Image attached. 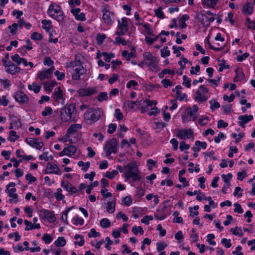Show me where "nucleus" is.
<instances>
[{
  "label": "nucleus",
  "mask_w": 255,
  "mask_h": 255,
  "mask_svg": "<svg viewBox=\"0 0 255 255\" xmlns=\"http://www.w3.org/2000/svg\"><path fill=\"white\" fill-rule=\"evenodd\" d=\"M182 89V88L181 86L177 85L175 88L172 89V91L176 93L175 97L180 101L186 100L187 98V96L186 94L181 93V90Z\"/></svg>",
  "instance_id": "20"
},
{
  "label": "nucleus",
  "mask_w": 255,
  "mask_h": 255,
  "mask_svg": "<svg viewBox=\"0 0 255 255\" xmlns=\"http://www.w3.org/2000/svg\"><path fill=\"white\" fill-rule=\"evenodd\" d=\"M161 56L162 57H165L168 56L170 55V51L168 50L167 46H164L163 48L160 50Z\"/></svg>",
  "instance_id": "52"
},
{
  "label": "nucleus",
  "mask_w": 255,
  "mask_h": 255,
  "mask_svg": "<svg viewBox=\"0 0 255 255\" xmlns=\"http://www.w3.org/2000/svg\"><path fill=\"white\" fill-rule=\"evenodd\" d=\"M238 119L240 120L238 122L239 126L244 128V125L252 121L253 119V117L252 115L248 116L245 115L243 116H240Z\"/></svg>",
  "instance_id": "23"
},
{
  "label": "nucleus",
  "mask_w": 255,
  "mask_h": 255,
  "mask_svg": "<svg viewBox=\"0 0 255 255\" xmlns=\"http://www.w3.org/2000/svg\"><path fill=\"white\" fill-rule=\"evenodd\" d=\"M55 196L58 201H60L64 198V196L62 194V189L61 188L57 189L56 192L55 193Z\"/></svg>",
  "instance_id": "47"
},
{
  "label": "nucleus",
  "mask_w": 255,
  "mask_h": 255,
  "mask_svg": "<svg viewBox=\"0 0 255 255\" xmlns=\"http://www.w3.org/2000/svg\"><path fill=\"white\" fill-rule=\"evenodd\" d=\"M95 89L94 88H88L81 91V94L83 96H90L95 92Z\"/></svg>",
  "instance_id": "28"
},
{
  "label": "nucleus",
  "mask_w": 255,
  "mask_h": 255,
  "mask_svg": "<svg viewBox=\"0 0 255 255\" xmlns=\"http://www.w3.org/2000/svg\"><path fill=\"white\" fill-rule=\"evenodd\" d=\"M115 203L113 202H109L107 204L106 210L109 213H113L115 211Z\"/></svg>",
  "instance_id": "33"
},
{
  "label": "nucleus",
  "mask_w": 255,
  "mask_h": 255,
  "mask_svg": "<svg viewBox=\"0 0 255 255\" xmlns=\"http://www.w3.org/2000/svg\"><path fill=\"white\" fill-rule=\"evenodd\" d=\"M73 220L74 221V224L75 225L82 226L84 224V220L81 218L75 217L73 218Z\"/></svg>",
  "instance_id": "61"
},
{
  "label": "nucleus",
  "mask_w": 255,
  "mask_h": 255,
  "mask_svg": "<svg viewBox=\"0 0 255 255\" xmlns=\"http://www.w3.org/2000/svg\"><path fill=\"white\" fill-rule=\"evenodd\" d=\"M183 85H185L188 88L191 87V80L189 79L186 75L183 76Z\"/></svg>",
  "instance_id": "56"
},
{
  "label": "nucleus",
  "mask_w": 255,
  "mask_h": 255,
  "mask_svg": "<svg viewBox=\"0 0 255 255\" xmlns=\"http://www.w3.org/2000/svg\"><path fill=\"white\" fill-rule=\"evenodd\" d=\"M118 174V172L117 170H113L112 172L108 171L106 172L105 176L110 179H113L116 175Z\"/></svg>",
  "instance_id": "48"
},
{
  "label": "nucleus",
  "mask_w": 255,
  "mask_h": 255,
  "mask_svg": "<svg viewBox=\"0 0 255 255\" xmlns=\"http://www.w3.org/2000/svg\"><path fill=\"white\" fill-rule=\"evenodd\" d=\"M66 243V240L63 237H58L55 242V245L57 247H63Z\"/></svg>",
  "instance_id": "32"
},
{
  "label": "nucleus",
  "mask_w": 255,
  "mask_h": 255,
  "mask_svg": "<svg viewBox=\"0 0 255 255\" xmlns=\"http://www.w3.org/2000/svg\"><path fill=\"white\" fill-rule=\"evenodd\" d=\"M115 117L118 121L122 120L123 119L124 116L120 109H116L115 110Z\"/></svg>",
  "instance_id": "51"
},
{
  "label": "nucleus",
  "mask_w": 255,
  "mask_h": 255,
  "mask_svg": "<svg viewBox=\"0 0 255 255\" xmlns=\"http://www.w3.org/2000/svg\"><path fill=\"white\" fill-rule=\"evenodd\" d=\"M55 70L54 66H51L47 69L41 71L37 74V78L41 81L51 78L52 76V73Z\"/></svg>",
  "instance_id": "13"
},
{
  "label": "nucleus",
  "mask_w": 255,
  "mask_h": 255,
  "mask_svg": "<svg viewBox=\"0 0 255 255\" xmlns=\"http://www.w3.org/2000/svg\"><path fill=\"white\" fill-rule=\"evenodd\" d=\"M125 105L128 108L134 109L135 106L138 105V103L137 102L127 101L125 102Z\"/></svg>",
  "instance_id": "44"
},
{
  "label": "nucleus",
  "mask_w": 255,
  "mask_h": 255,
  "mask_svg": "<svg viewBox=\"0 0 255 255\" xmlns=\"http://www.w3.org/2000/svg\"><path fill=\"white\" fill-rule=\"evenodd\" d=\"M143 56L145 63L150 70L152 71H157L159 70L156 57L150 52H144Z\"/></svg>",
  "instance_id": "5"
},
{
  "label": "nucleus",
  "mask_w": 255,
  "mask_h": 255,
  "mask_svg": "<svg viewBox=\"0 0 255 255\" xmlns=\"http://www.w3.org/2000/svg\"><path fill=\"white\" fill-rule=\"evenodd\" d=\"M124 205L126 206H129L131 204L132 199L130 196H127L123 199Z\"/></svg>",
  "instance_id": "60"
},
{
  "label": "nucleus",
  "mask_w": 255,
  "mask_h": 255,
  "mask_svg": "<svg viewBox=\"0 0 255 255\" xmlns=\"http://www.w3.org/2000/svg\"><path fill=\"white\" fill-rule=\"evenodd\" d=\"M124 177L126 179H131L132 181L141 179V172L139 171L135 163H129L123 168Z\"/></svg>",
  "instance_id": "1"
},
{
  "label": "nucleus",
  "mask_w": 255,
  "mask_h": 255,
  "mask_svg": "<svg viewBox=\"0 0 255 255\" xmlns=\"http://www.w3.org/2000/svg\"><path fill=\"white\" fill-rule=\"evenodd\" d=\"M176 136L181 139H189L193 136V130L189 128L188 129H176Z\"/></svg>",
  "instance_id": "11"
},
{
  "label": "nucleus",
  "mask_w": 255,
  "mask_h": 255,
  "mask_svg": "<svg viewBox=\"0 0 255 255\" xmlns=\"http://www.w3.org/2000/svg\"><path fill=\"white\" fill-rule=\"evenodd\" d=\"M102 11L103 13V19L105 22L108 24H112V20L111 18V15H113V13L110 11L109 6L107 4H105L102 6Z\"/></svg>",
  "instance_id": "12"
},
{
  "label": "nucleus",
  "mask_w": 255,
  "mask_h": 255,
  "mask_svg": "<svg viewBox=\"0 0 255 255\" xmlns=\"http://www.w3.org/2000/svg\"><path fill=\"white\" fill-rule=\"evenodd\" d=\"M246 21V25L249 28L255 29V22L254 21H252L250 18L247 17Z\"/></svg>",
  "instance_id": "50"
},
{
  "label": "nucleus",
  "mask_w": 255,
  "mask_h": 255,
  "mask_svg": "<svg viewBox=\"0 0 255 255\" xmlns=\"http://www.w3.org/2000/svg\"><path fill=\"white\" fill-rule=\"evenodd\" d=\"M86 72V70L83 66L80 64L75 69H73L72 78L73 80H79L80 79L81 75L84 74Z\"/></svg>",
  "instance_id": "18"
},
{
  "label": "nucleus",
  "mask_w": 255,
  "mask_h": 255,
  "mask_svg": "<svg viewBox=\"0 0 255 255\" xmlns=\"http://www.w3.org/2000/svg\"><path fill=\"white\" fill-rule=\"evenodd\" d=\"M235 72L236 76L234 78V81H242L245 79V75L241 69H236Z\"/></svg>",
  "instance_id": "26"
},
{
  "label": "nucleus",
  "mask_w": 255,
  "mask_h": 255,
  "mask_svg": "<svg viewBox=\"0 0 255 255\" xmlns=\"http://www.w3.org/2000/svg\"><path fill=\"white\" fill-rule=\"evenodd\" d=\"M77 150L75 146L70 145L65 148L61 152V155H66L69 156H72L74 155Z\"/></svg>",
  "instance_id": "22"
},
{
  "label": "nucleus",
  "mask_w": 255,
  "mask_h": 255,
  "mask_svg": "<svg viewBox=\"0 0 255 255\" xmlns=\"http://www.w3.org/2000/svg\"><path fill=\"white\" fill-rule=\"evenodd\" d=\"M10 120L12 123H13V125L17 127L21 126L20 120L15 116H11Z\"/></svg>",
  "instance_id": "49"
},
{
  "label": "nucleus",
  "mask_w": 255,
  "mask_h": 255,
  "mask_svg": "<svg viewBox=\"0 0 255 255\" xmlns=\"http://www.w3.org/2000/svg\"><path fill=\"white\" fill-rule=\"evenodd\" d=\"M15 183L14 182H10L6 186L5 192L9 195L14 193L16 191V189L14 188Z\"/></svg>",
  "instance_id": "27"
},
{
  "label": "nucleus",
  "mask_w": 255,
  "mask_h": 255,
  "mask_svg": "<svg viewBox=\"0 0 255 255\" xmlns=\"http://www.w3.org/2000/svg\"><path fill=\"white\" fill-rule=\"evenodd\" d=\"M74 238L75 240H78V239H80V240L79 241L75 242V245H78L79 246H82L84 244V240L83 239V237L78 234L75 235Z\"/></svg>",
  "instance_id": "39"
},
{
  "label": "nucleus",
  "mask_w": 255,
  "mask_h": 255,
  "mask_svg": "<svg viewBox=\"0 0 255 255\" xmlns=\"http://www.w3.org/2000/svg\"><path fill=\"white\" fill-rule=\"evenodd\" d=\"M42 240L46 244H48L52 241V238L49 234H44L42 237Z\"/></svg>",
  "instance_id": "57"
},
{
  "label": "nucleus",
  "mask_w": 255,
  "mask_h": 255,
  "mask_svg": "<svg viewBox=\"0 0 255 255\" xmlns=\"http://www.w3.org/2000/svg\"><path fill=\"white\" fill-rule=\"evenodd\" d=\"M154 216L157 220H162L166 218V214L160 210H157L155 213Z\"/></svg>",
  "instance_id": "31"
},
{
  "label": "nucleus",
  "mask_w": 255,
  "mask_h": 255,
  "mask_svg": "<svg viewBox=\"0 0 255 255\" xmlns=\"http://www.w3.org/2000/svg\"><path fill=\"white\" fill-rule=\"evenodd\" d=\"M25 142L31 147L38 150L40 149L44 145L43 143L38 139L31 137L26 138Z\"/></svg>",
  "instance_id": "19"
},
{
  "label": "nucleus",
  "mask_w": 255,
  "mask_h": 255,
  "mask_svg": "<svg viewBox=\"0 0 255 255\" xmlns=\"http://www.w3.org/2000/svg\"><path fill=\"white\" fill-rule=\"evenodd\" d=\"M3 65L5 67L6 71L7 73H10L12 75L17 73L20 71V68H18V67L16 66L11 61H5L4 62Z\"/></svg>",
  "instance_id": "15"
},
{
  "label": "nucleus",
  "mask_w": 255,
  "mask_h": 255,
  "mask_svg": "<svg viewBox=\"0 0 255 255\" xmlns=\"http://www.w3.org/2000/svg\"><path fill=\"white\" fill-rule=\"evenodd\" d=\"M61 186L71 195L75 193L77 191L76 188L74 187L71 183L67 181H62Z\"/></svg>",
  "instance_id": "21"
},
{
  "label": "nucleus",
  "mask_w": 255,
  "mask_h": 255,
  "mask_svg": "<svg viewBox=\"0 0 255 255\" xmlns=\"http://www.w3.org/2000/svg\"><path fill=\"white\" fill-rule=\"evenodd\" d=\"M108 99L107 93L106 92H101L100 93L98 100L100 102H102L104 100H107Z\"/></svg>",
  "instance_id": "62"
},
{
  "label": "nucleus",
  "mask_w": 255,
  "mask_h": 255,
  "mask_svg": "<svg viewBox=\"0 0 255 255\" xmlns=\"http://www.w3.org/2000/svg\"><path fill=\"white\" fill-rule=\"evenodd\" d=\"M103 114V111L100 108L88 109L84 114V120L87 124L91 125L98 121Z\"/></svg>",
  "instance_id": "3"
},
{
  "label": "nucleus",
  "mask_w": 255,
  "mask_h": 255,
  "mask_svg": "<svg viewBox=\"0 0 255 255\" xmlns=\"http://www.w3.org/2000/svg\"><path fill=\"white\" fill-rule=\"evenodd\" d=\"M100 235V233L96 232V230L94 228L91 229L90 232L88 233V236L89 238H92V237L96 238L97 237H99Z\"/></svg>",
  "instance_id": "53"
},
{
  "label": "nucleus",
  "mask_w": 255,
  "mask_h": 255,
  "mask_svg": "<svg viewBox=\"0 0 255 255\" xmlns=\"http://www.w3.org/2000/svg\"><path fill=\"white\" fill-rule=\"evenodd\" d=\"M53 110L50 107H46L45 108L44 110L42 112L41 115L43 117H46L52 114Z\"/></svg>",
  "instance_id": "42"
},
{
  "label": "nucleus",
  "mask_w": 255,
  "mask_h": 255,
  "mask_svg": "<svg viewBox=\"0 0 255 255\" xmlns=\"http://www.w3.org/2000/svg\"><path fill=\"white\" fill-rule=\"evenodd\" d=\"M218 0H203V4L209 7H213L216 4Z\"/></svg>",
  "instance_id": "30"
},
{
  "label": "nucleus",
  "mask_w": 255,
  "mask_h": 255,
  "mask_svg": "<svg viewBox=\"0 0 255 255\" xmlns=\"http://www.w3.org/2000/svg\"><path fill=\"white\" fill-rule=\"evenodd\" d=\"M132 231L134 235H137L139 233L140 235L143 234L144 231L141 227L134 226L132 229Z\"/></svg>",
  "instance_id": "46"
},
{
  "label": "nucleus",
  "mask_w": 255,
  "mask_h": 255,
  "mask_svg": "<svg viewBox=\"0 0 255 255\" xmlns=\"http://www.w3.org/2000/svg\"><path fill=\"white\" fill-rule=\"evenodd\" d=\"M156 246L157 251L158 252H161L167 247V244L163 242H159L156 244Z\"/></svg>",
  "instance_id": "59"
},
{
  "label": "nucleus",
  "mask_w": 255,
  "mask_h": 255,
  "mask_svg": "<svg viewBox=\"0 0 255 255\" xmlns=\"http://www.w3.org/2000/svg\"><path fill=\"white\" fill-rule=\"evenodd\" d=\"M22 58L19 57L17 54H15L11 56V59L14 62H16L18 65L21 64V61Z\"/></svg>",
  "instance_id": "58"
},
{
  "label": "nucleus",
  "mask_w": 255,
  "mask_h": 255,
  "mask_svg": "<svg viewBox=\"0 0 255 255\" xmlns=\"http://www.w3.org/2000/svg\"><path fill=\"white\" fill-rule=\"evenodd\" d=\"M122 55L126 58V59L129 61L130 58L134 56V54L132 52L128 53V51L124 50L122 51Z\"/></svg>",
  "instance_id": "45"
},
{
  "label": "nucleus",
  "mask_w": 255,
  "mask_h": 255,
  "mask_svg": "<svg viewBox=\"0 0 255 255\" xmlns=\"http://www.w3.org/2000/svg\"><path fill=\"white\" fill-rule=\"evenodd\" d=\"M118 142L115 138L108 140L104 147V150L107 156H109L112 153H116L118 150Z\"/></svg>",
  "instance_id": "6"
},
{
  "label": "nucleus",
  "mask_w": 255,
  "mask_h": 255,
  "mask_svg": "<svg viewBox=\"0 0 255 255\" xmlns=\"http://www.w3.org/2000/svg\"><path fill=\"white\" fill-rule=\"evenodd\" d=\"M19 137V136L16 134V132L14 130H10L9 131V136L8 138V140L10 141L14 142L17 140Z\"/></svg>",
  "instance_id": "35"
},
{
  "label": "nucleus",
  "mask_w": 255,
  "mask_h": 255,
  "mask_svg": "<svg viewBox=\"0 0 255 255\" xmlns=\"http://www.w3.org/2000/svg\"><path fill=\"white\" fill-rule=\"evenodd\" d=\"M31 38L33 40H40L42 38V35L37 33V32H34L30 36Z\"/></svg>",
  "instance_id": "63"
},
{
  "label": "nucleus",
  "mask_w": 255,
  "mask_h": 255,
  "mask_svg": "<svg viewBox=\"0 0 255 255\" xmlns=\"http://www.w3.org/2000/svg\"><path fill=\"white\" fill-rule=\"evenodd\" d=\"M45 172L46 173L56 174L57 175H61L62 174V172L60 170L58 166L53 162L47 163L46 169Z\"/></svg>",
  "instance_id": "17"
},
{
  "label": "nucleus",
  "mask_w": 255,
  "mask_h": 255,
  "mask_svg": "<svg viewBox=\"0 0 255 255\" xmlns=\"http://www.w3.org/2000/svg\"><path fill=\"white\" fill-rule=\"evenodd\" d=\"M153 219V218L152 216L146 215L142 218V219L141 220V222L142 223H144L145 225H147L149 224V221L152 220Z\"/></svg>",
  "instance_id": "54"
},
{
  "label": "nucleus",
  "mask_w": 255,
  "mask_h": 255,
  "mask_svg": "<svg viewBox=\"0 0 255 255\" xmlns=\"http://www.w3.org/2000/svg\"><path fill=\"white\" fill-rule=\"evenodd\" d=\"M187 115L192 118V121H195L197 118V114L195 113L191 108H187L186 110Z\"/></svg>",
  "instance_id": "34"
},
{
  "label": "nucleus",
  "mask_w": 255,
  "mask_h": 255,
  "mask_svg": "<svg viewBox=\"0 0 255 255\" xmlns=\"http://www.w3.org/2000/svg\"><path fill=\"white\" fill-rule=\"evenodd\" d=\"M155 14L158 18H163L164 17V13L162 11V7H159L154 10Z\"/></svg>",
  "instance_id": "55"
},
{
  "label": "nucleus",
  "mask_w": 255,
  "mask_h": 255,
  "mask_svg": "<svg viewBox=\"0 0 255 255\" xmlns=\"http://www.w3.org/2000/svg\"><path fill=\"white\" fill-rule=\"evenodd\" d=\"M222 178L223 179L224 182L228 184V186H229L230 181L232 178V175L231 173H228L227 175L222 174L221 175Z\"/></svg>",
  "instance_id": "41"
},
{
  "label": "nucleus",
  "mask_w": 255,
  "mask_h": 255,
  "mask_svg": "<svg viewBox=\"0 0 255 255\" xmlns=\"http://www.w3.org/2000/svg\"><path fill=\"white\" fill-rule=\"evenodd\" d=\"M221 243L227 248H229L232 246V244L231 243V240L230 239L228 240L226 238H223L221 240Z\"/></svg>",
  "instance_id": "64"
},
{
  "label": "nucleus",
  "mask_w": 255,
  "mask_h": 255,
  "mask_svg": "<svg viewBox=\"0 0 255 255\" xmlns=\"http://www.w3.org/2000/svg\"><path fill=\"white\" fill-rule=\"evenodd\" d=\"M47 13L50 17L57 21H61L64 19V16L61 7L55 3H52L50 5Z\"/></svg>",
  "instance_id": "4"
},
{
  "label": "nucleus",
  "mask_w": 255,
  "mask_h": 255,
  "mask_svg": "<svg viewBox=\"0 0 255 255\" xmlns=\"http://www.w3.org/2000/svg\"><path fill=\"white\" fill-rule=\"evenodd\" d=\"M41 23L43 24L42 27L46 29V30H49L51 29V26L50 20L44 19L42 20Z\"/></svg>",
  "instance_id": "43"
},
{
  "label": "nucleus",
  "mask_w": 255,
  "mask_h": 255,
  "mask_svg": "<svg viewBox=\"0 0 255 255\" xmlns=\"http://www.w3.org/2000/svg\"><path fill=\"white\" fill-rule=\"evenodd\" d=\"M196 18L198 19L202 25L206 27H208L210 23L214 21L216 18L214 16L208 17L206 14L198 12L196 13Z\"/></svg>",
  "instance_id": "10"
},
{
  "label": "nucleus",
  "mask_w": 255,
  "mask_h": 255,
  "mask_svg": "<svg viewBox=\"0 0 255 255\" xmlns=\"http://www.w3.org/2000/svg\"><path fill=\"white\" fill-rule=\"evenodd\" d=\"M208 88L204 85H201L196 90L194 96V99L200 102H205L208 99Z\"/></svg>",
  "instance_id": "7"
},
{
  "label": "nucleus",
  "mask_w": 255,
  "mask_h": 255,
  "mask_svg": "<svg viewBox=\"0 0 255 255\" xmlns=\"http://www.w3.org/2000/svg\"><path fill=\"white\" fill-rule=\"evenodd\" d=\"M254 11V6L252 3L247 2L246 3L242 9V12L245 15H250L253 13Z\"/></svg>",
  "instance_id": "24"
},
{
  "label": "nucleus",
  "mask_w": 255,
  "mask_h": 255,
  "mask_svg": "<svg viewBox=\"0 0 255 255\" xmlns=\"http://www.w3.org/2000/svg\"><path fill=\"white\" fill-rule=\"evenodd\" d=\"M231 232H232V233L235 235L238 236L239 237H242L243 236V233L242 232L241 228H238V227H236L234 229H231Z\"/></svg>",
  "instance_id": "36"
},
{
  "label": "nucleus",
  "mask_w": 255,
  "mask_h": 255,
  "mask_svg": "<svg viewBox=\"0 0 255 255\" xmlns=\"http://www.w3.org/2000/svg\"><path fill=\"white\" fill-rule=\"evenodd\" d=\"M40 216L43 219L46 220L50 222H53L56 219L53 212L48 210L43 209L40 210Z\"/></svg>",
  "instance_id": "16"
},
{
  "label": "nucleus",
  "mask_w": 255,
  "mask_h": 255,
  "mask_svg": "<svg viewBox=\"0 0 255 255\" xmlns=\"http://www.w3.org/2000/svg\"><path fill=\"white\" fill-rule=\"evenodd\" d=\"M56 84V83L55 81L46 82L44 84V89L46 91L51 92Z\"/></svg>",
  "instance_id": "29"
},
{
  "label": "nucleus",
  "mask_w": 255,
  "mask_h": 255,
  "mask_svg": "<svg viewBox=\"0 0 255 255\" xmlns=\"http://www.w3.org/2000/svg\"><path fill=\"white\" fill-rule=\"evenodd\" d=\"M14 99L20 104H27L29 102L28 97L22 91H18L15 93Z\"/></svg>",
  "instance_id": "14"
},
{
  "label": "nucleus",
  "mask_w": 255,
  "mask_h": 255,
  "mask_svg": "<svg viewBox=\"0 0 255 255\" xmlns=\"http://www.w3.org/2000/svg\"><path fill=\"white\" fill-rule=\"evenodd\" d=\"M48 151L44 152L43 154L39 156V159L40 160H44L45 161L52 160L53 159V157L52 156H48Z\"/></svg>",
  "instance_id": "38"
},
{
  "label": "nucleus",
  "mask_w": 255,
  "mask_h": 255,
  "mask_svg": "<svg viewBox=\"0 0 255 255\" xmlns=\"http://www.w3.org/2000/svg\"><path fill=\"white\" fill-rule=\"evenodd\" d=\"M118 30L116 34L119 36H122L128 30V21L126 18H122L121 20H118Z\"/></svg>",
  "instance_id": "8"
},
{
  "label": "nucleus",
  "mask_w": 255,
  "mask_h": 255,
  "mask_svg": "<svg viewBox=\"0 0 255 255\" xmlns=\"http://www.w3.org/2000/svg\"><path fill=\"white\" fill-rule=\"evenodd\" d=\"M100 225L104 228H107L111 226V223L109 219L104 218L100 221Z\"/></svg>",
  "instance_id": "37"
},
{
  "label": "nucleus",
  "mask_w": 255,
  "mask_h": 255,
  "mask_svg": "<svg viewBox=\"0 0 255 255\" xmlns=\"http://www.w3.org/2000/svg\"><path fill=\"white\" fill-rule=\"evenodd\" d=\"M52 98L56 102L64 105V94L60 87H58L55 89L52 94Z\"/></svg>",
  "instance_id": "9"
},
{
  "label": "nucleus",
  "mask_w": 255,
  "mask_h": 255,
  "mask_svg": "<svg viewBox=\"0 0 255 255\" xmlns=\"http://www.w3.org/2000/svg\"><path fill=\"white\" fill-rule=\"evenodd\" d=\"M76 114L75 106L73 104L66 105L60 111L61 119L65 123L74 121Z\"/></svg>",
  "instance_id": "2"
},
{
  "label": "nucleus",
  "mask_w": 255,
  "mask_h": 255,
  "mask_svg": "<svg viewBox=\"0 0 255 255\" xmlns=\"http://www.w3.org/2000/svg\"><path fill=\"white\" fill-rule=\"evenodd\" d=\"M82 128V125L80 124H75L71 125L67 129V133L69 134H73L76 133L78 130Z\"/></svg>",
  "instance_id": "25"
},
{
  "label": "nucleus",
  "mask_w": 255,
  "mask_h": 255,
  "mask_svg": "<svg viewBox=\"0 0 255 255\" xmlns=\"http://www.w3.org/2000/svg\"><path fill=\"white\" fill-rule=\"evenodd\" d=\"M41 86L35 85V84H32V85H29L28 86V88L30 90H32L36 94L38 93L40 90Z\"/></svg>",
  "instance_id": "40"
}]
</instances>
